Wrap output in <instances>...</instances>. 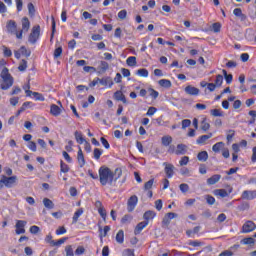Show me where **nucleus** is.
Segmentation results:
<instances>
[{
    "instance_id": "23",
    "label": "nucleus",
    "mask_w": 256,
    "mask_h": 256,
    "mask_svg": "<svg viewBox=\"0 0 256 256\" xmlns=\"http://www.w3.org/2000/svg\"><path fill=\"white\" fill-rule=\"evenodd\" d=\"M109 70V63L106 61H101L98 66V73H106Z\"/></svg>"
},
{
    "instance_id": "58",
    "label": "nucleus",
    "mask_w": 256,
    "mask_h": 256,
    "mask_svg": "<svg viewBox=\"0 0 256 256\" xmlns=\"http://www.w3.org/2000/svg\"><path fill=\"white\" fill-rule=\"evenodd\" d=\"M28 148L30 149V151H33L35 153V151H37V144L33 141H30L28 143Z\"/></svg>"
},
{
    "instance_id": "63",
    "label": "nucleus",
    "mask_w": 256,
    "mask_h": 256,
    "mask_svg": "<svg viewBox=\"0 0 256 256\" xmlns=\"http://www.w3.org/2000/svg\"><path fill=\"white\" fill-rule=\"evenodd\" d=\"M252 163H256V146L252 149V157H251Z\"/></svg>"
},
{
    "instance_id": "40",
    "label": "nucleus",
    "mask_w": 256,
    "mask_h": 256,
    "mask_svg": "<svg viewBox=\"0 0 256 256\" xmlns=\"http://www.w3.org/2000/svg\"><path fill=\"white\" fill-rule=\"evenodd\" d=\"M214 85H216V87H221V85H223V75L218 74L216 76Z\"/></svg>"
},
{
    "instance_id": "35",
    "label": "nucleus",
    "mask_w": 256,
    "mask_h": 256,
    "mask_svg": "<svg viewBox=\"0 0 256 256\" xmlns=\"http://www.w3.org/2000/svg\"><path fill=\"white\" fill-rule=\"evenodd\" d=\"M43 203H44V207H46V209H53V207H55V204L49 198H44Z\"/></svg>"
},
{
    "instance_id": "10",
    "label": "nucleus",
    "mask_w": 256,
    "mask_h": 256,
    "mask_svg": "<svg viewBox=\"0 0 256 256\" xmlns=\"http://www.w3.org/2000/svg\"><path fill=\"white\" fill-rule=\"evenodd\" d=\"M21 23H22V29H20L19 31H22V34L27 33L31 28V22L29 21V18L23 17L21 20Z\"/></svg>"
},
{
    "instance_id": "62",
    "label": "nucleus",
    "mask_w": 256,
    "mask_h": 256,
    "mask_svg": "<svg viewBox=\"0 0 256 256\" xmlns=\"http://www.w3.org/2000/svg\"><path fill=\"white\" fill-rule=\"evenodd\" d=\"M123 256H135V252L131 249H126L123 251Z\"/></svg>"
},
{
    "instance_id": "45",
    "label": "nucleus",
    "mask_w": 256,
    "mask_h": 256,
    "mask_svg": "<svg viewBox=\"0 0 256 256\" xmlns=\"http://www.w3.org/2000/svg\"><path fill=\"white\" fill-rule=\"evenodd\" d=\"M63 53V48L60 46L54 50V59H59Z\"/></svg>"
},
{
    "instance_id": "56",
    "label": "nucleus",
    "mask_w": 256,
    "mask_h": 256,
    "mask_svg": "<svg viewBox=\"0 0 256 256\" xmlns=\"http://www.w3.org/2000/svg\"><path fill=\"white\" fill-rule=\"evenodd\" d=\"M239 211H247L249 209V204L247 202H243L238 206Z\"/></svg>"
},
{
    "instance_id": "43",
    "label": "nucleus",
    "mask_w": 256,
    "mask_h": 256,
    "mask_svg": "<svg viewBox=\"0 0 256 256\" xmlns=\"http://www.w3.org/2000/svg\"><path fill=\"white\" fill-rule=\"evenodd\" d=\"M101 155H103V150L99 148L94 149V159L99 160L101 159Z\"/></svg>"
},
{
    "instance_id": "37",
    "label": "nucleus",
    "mask_w": 256,
    "mask_h": 256,
    "mask_svg": "<svg viewBox=\"0 0 256 256\" xmlns=\"http://www.w3.org/2000/svg\"><path fill=\"white\" fill-rule=\"evenodd\" d=\"M55 31H57L56 23H55V18L52 16V32H51V36H50V43H53V39L55 37Z\"/></svg>"
},
{
    "instance_id": "46",
    "label": "nucleus",
    "mask_w": 256,
    "mask_h": 256,
    "mask_svg": "<svg viewBox=\"0 0 256 256\" xmlns=\"http://www.w3.org/2000/svg\"><path fill=\"white\" fill-rule=\"evenodd\" d=\"M131 221H133V216H129V215H125L122 219H121V223L123 225H127V223H130Z\"/></svg>"
},
{
    "instance_id": "49",
    "label": "nucleus",
    "mask_w": 256,
    "mask_h": 256,
    "mask_svg": "<svg viewBox=\"0 0 256 256\" xmlns=\"http://www.w3.org/2000/svg\"><path fill=\"white\" fill-rule=\"evenodd\" d=\"M212 31H214V33H219L221 31V23L216 22L212 24Z\"/></svg>"
},
{
    "instance_id": "2",
    "label": "nucleus",
    "mask_w": 256,
    "mask_h": 256,
    "mask_svg": "<svg viewBox=\"0 0 256 256\" xmlns=\"http://www.w3.org/2000/svg\"><path fill=\"white\" fill-rule=\"evenodd\" d=\"M0 77L3 81V83L0 85V89L7 91V89H11V87H13L14 80L13 76L9 74V69L3 68Z\"/></svg>"
},
{
    "instance_id": "8",
    "label": "nucleus",
    "mask_w": 256,
    "mask_h": 256,
    "mask_svg": "<svg viewBox=\"0 0 256 256\" xmlns=\"http://www.w3.org/2000/svg\"><path fill=\"white\" fill-rule=\"evenodd\" d=\"M138 201H139V198H137L136 195H133L128 199L127 205H128L129 213H131V211L135 210V207H137Z\"/></svg>"
},
{
    "instance_id": "26",
    "label": "nucleus",
    "mask_w": 256,
    "mask_h": 256,
    "mask_svg": "<svg viewBox=\"0 0 256 256\" xmlns=\"http://www.w3.org/2000/svg\"><path fill=\"white\" fill-rule=\"evenodd\" d=\"M210 115L212 117H225V112L221 109H212L210 110Z\"/></svg>"
},
{
    "instance_id": "32",
    "label": "nucleus",
    "mask_w": 256,
    "mask_h": 256,
    "mask_svg": "<svg viewBox=\"0 0 256 256\" xmlns=\"http://www.w3.org/2000/svg\"><path fill=\"white\" fill-rule=\"evenodd\" d=\"M116 241L117 243L122 244L123 241H125V232L123 230H119L118 233L116 234Z\"/></svg>"
},
{
    "instance_id": "64",
    "label": "nucleus",
    "mask_w": 256,
    "mask_h": 256,
    "mask_svg": "<svg viewBox=\"0 0 256 256\" xmlns=\"http://www.w3.org/2000/svg\"><path fill=\"white\" fill-rule=\"evenodd\" d=\"M219 256H233V252L226 250L220 253Z\"/></svg>"
},
{
    "instance_id": "53",
    "label": "nucleus",
    "mask_w": 256,
    "mask_h": 256,
    "mask_svg": "<svg viewBox=\"0 0 256 256\" xmlns=\"http://www.w3.org/2000/svg\"><path fill=\"white\" fill-rule=\"evenodd\" d=\"M188 163H189V156H184L179 161V164H180L181 167L187 165Z\"/></svg>"
},
{
    "instance_id": "12",
    "label": "nucleus",
    "mask_w": 256,
    "mask_h": 256,
    "mask_svg": "<svg viewBox=\"0 0 256 256\" xmlns=\"http://www.w3.org/2000/svg\"><path fill=\"white\" fill-rule=\"evenodd\" d=\"M184 91H185V93H187V95H192L195 97L197 95H199V88H197L195 86L188 85L185 87Z\"/></svg>"
},
{
    "instance_id": "39",
    "label": "nucleus",
    "mask_w": 256,
    "mask_h": 256,
    "mask_svg": "<svg viewBox=\"0 0 256 256\" xmlns=\"http://www.w3.org/2000/svg\"><path fill=\"white\" fill-rule=\"evenodd\" d=\"M204 199H206V203L208 205H215V197L207 194V195L204 196Z\"/></svg>"
},
{
    "instance_id": "22",
    "label": "nucleus",
    "mask_w": 256,
    "mask_h": 256,
    "mask_svg": "<svg viewBox=\"0 0 256 256\" xmlns=\"http://www.w3.org/2000/svg\"><path fill=\"white\" fill-rule=\"evenodd\" d=\"M211 137H213V133H209L208 135H202L196 140V143L197 145H203V143L208 141V139H211Z\"/></svg>"
},
{
    "instance_id": "31",
    "label": "nucleus",
    "mask_w": 256,
    "mask_h": 256,
    "mask_svg": "<svg viewBox=\"0 0 256 256\" xmlns=\"http://www.w3.org/2000/svg\"><path fill=\"white\" fill-rule=\"evenodd\" d=\"M126 64L128 67H135L137 65V57L135 56H130L126 60Z\"/></svg>"
},
{
    "instance_id": "38",
    "label": "nucleus",
    "mask_w": 256,
    "mask_h": 256,
    "mask_svg": "<svg viewBox=\"0 0 256 256\" xmlns=\"http://www.w3.org/2000/svg\"><path fill=\"white\" fill-rule=\"evenodd\" d=\"M100 237H107V233L111 231V226H105L104 229L99 228Z\"/></svg>"
},
{
    "instance_id": "6",
    "label": "nucleus",
    "mask_w": 256,
    "mask_h": 256,
    "mask_svg": "<svg viewBox=\"0 0 256 256\" xmlns=\"http://www.w3.org/2000/svg\"><path fill=\"white\" fill-rule=\"evenodd\" d=\"M27 226V221L25 220H17L15 227H16V235H23L25 233V227Z\"/></svg>"
},
{
    "instance_id": "41",
    "label": "nucleus",
    "mask_w": 256,
    "mask_h": 256,
    "mask_svg": "<svg viewBox=\"0 0 256 256\" xmlns=\"http://www.w3.org/2000/svg\"><path fill=\"white\" fill-rule=\"evenodd\" d=\"M60 171L61 173H69V165H67L65 162H60Z\"/></svg>"
},
{
    "instance_id": "52",
    "label": "nucleus",
    "mask_w": 256,
    "mask_h": 256,
    "mask_svg": "<svg viewBox=\"0 0 256 256\" xmlns=\"http://www.w3.org/2000/svg\"><path fill=\"white\" fill-rule=\"evenodd\" d=\"M27 69V61L22 60L21 63L18 66L19 71H25Z\"/></svg>"
},
{
    "instance_id": "7",
    "label": "nucleus",
    "mask_w": 256,
    "mask_h": 256,
    "mask_svg": "<svg viewBox=\"0 0 256 256\" xmlns=\"http://www.w3.org/2000/svg\"><path fill=\"white\" fill-rule=\"evenodd\" d=\"M241 199L253 201V199H256V190H244L242 192Z\"/></svg>"
},
{
    "instance_id": "44",
    "label": "nucleus",
    "mask_w": 256,
    "mask_h": 256,
    "mask_svg": "<svg viewBox=\"0 0 256 256\" xmlns=\"http://www.w3.org/2000/svg\"><path fill=\"white\" fill-rule=\"evenodd\" d=\"M153 183H155V179L152 178L144 184V190L149 191L153 187Z\"/></svg>"
},
{
    "instance_id": "5",
    "label": "nucleus",
    "mask_w": 256,
    "mask_h": 256,
    "mask_svg": "<svg viewBox=\"0 0 256 256\" xmlns=\"http://www.w3.org/2000/svg\"><path fill=\"white\" fill-rule=\"evenodd\" d=\"M40 35H41V26L39 25L34 26L28 37L29 43H31L32 45H35L39 40Z\"/></svg>"
},
{
    "instance_id": "57",
    "label": "nucleus",
    "mask_w": 256,
    "mask_h": 256,
    "mask_svg": "<svg viewBox=\"0 0 256 256\" xmlns=\"http://www.w3.org/2000/svg\"><path fill=\"white\" fill-rule=\"evenodd\" d=\"M187 127H191V120L189 119L182 120V129H187Z\"/></svg>"
},
{
    "instance_id": "11",
    "label": "nucleus",
    "mask_w": 256,
    "mask_h": 256,
    "mask_svg": "<svg viewBox=\"0 0 256 256\" xmlns=\"http://www.w3.org/2000/svg\"><path fill=\"white\" fill-rule=\"evenodd\" d=\"M27 97H31V95H33V97L35 98L36 101H45V96H43V94L39 93V92H33L31 90H26L25 91Z\"/></svg>"
},
{
    "instance_id": "19",
    "label": "nucleus",
    "mask_w": 256,
    "mask_h": 256,
    "mask_svg": "<svg viewBox=\"0 0 256 256\" xmlns=\"http://www.w3.org/2000/svg\"><path fill=\"white\" fill-rule=\"evenodd\" d=\"M50 113L54 117H59L61 115V108L57 104H52L50 106Z\"/></svg>"
},
{
    "instance_id": "47",
    "label": "nucleus",
    "mask_w": 256,
    "mask_h": 256,
    "mask_svg": "<svg viewBox=\"0 0 256 256\" xmlns=\"http://www.w3.org/2000/svg\"><path fill=\"white\" fill-rule=\"evenodd\" d=\"M83 71H85V73H96L97 68H95L93 66H84Z\"/></svg>"
},
{
    "instance_id": "13",
    "label": "nucleus",
    "mask_w": 256,
    "mask_h": 256,
    "mask_svg": "<svg viewBox=\"0 0 256 256\" xmlns=\"http://www.w3.org/2000/svg\"><path fill=\"white\" fill-rule=\"evenodd\" d=\"M147 225H149V221H143L138 223L137 226L135 227L134 235H139L141 231H143L145 227H147Z\"/></svg>"
},
{
    "instance_id": "61",
    "label": "nucleus",
    "mask_w": 256,
    "mask_h": 256,
    "mask_svg": "<svg viewBox=\"0 0 256 256\" xmlns=\"http://www.w3.org/2000/svg\"><path fill=\"white\" fill-rule=\"evenodd\" d=\"M118 17L119 19H126L127 18V10H121L119 13H118Z\"/></svg>"
},
{
    "instance_id": "14",
    "label": "nucleus",
    "mask_w": 256,
    "mask_h": 256,
    "mask_svg": "<svg viewBox=\"0 0 256 256\" xmlns=\"http://www.w3.org/2000/svg\"><path fill=\"white\" fill-rule=\"evenodd\" d=\"M100 85H103L104 87H109V89H111L114 85L113 79L111 77H104L100 79Z\"/></svg>"
},
{
    "instance_id": "33",
    "label": "nucleus",
    "mask_w": 256,
    "mask_h": 256,
    "mask_svg": "<svg viewBox=\"0 0 256 256\" xmlns=\"http://www.w3.org/2000/svg\"><path fill=\"white\" fill-rule=\"evenodd\" d=\"M223 147H225V143L217 142L216 144H214L212 146V151H214V153H219V151H221V149H223Z\"/></svg>"
},
{
    "instance_id": "30",
    "label": "nucleus",
    "mask_w": 256,
    "mask_h": 256,
    "mask_svg": "<svg viewBox=\"0 0 256 256\" xmlns=\"http://www.w3.org/2000/svg\"><path fill=\"white\" fill-rule=\"evenodd\" d=\"M75 139L77 141V143H79V145H83V143H85V138H83V134H81V132L76 131L74 133Z\"/></svg>"
},
{
    "instance_id": "55",
    "label": "nucleus",
    "mask_w": 256,
    "mask_h": 256,
    "mask_svg": "<svg viewBox=\"0 0 256 256\" xmlns=\"http://www.w3.org/2000/svg\"><path fill=\"white\" fill-rule=\"evenodd\" d=\"M39 231H41V228H39V226L34 225L30 227V233H32V235H37Z\"/></svg>"
},
{
    "instance_id": "16",
    "label": "nucleus",
    "mask_w": 256,
    "mask_h": 256,
    "mask_svg": "<svg viewBox=\"0 0 256 256\" xmlns=\"http://www.w3.org/2000/svg\"><path fill=\"white\" fill-rule=\"evenodd\" d=\"M168 179H171L174 175L175 171V166L173 164H166L165 169H164Z\"/></svg>"
},
{
    "instance_id": "18",
    "label": "nucleus",
    "mask_w": 256,
    "mask_h": 256,
    "mask_svg": "<svg viewBox=\"0 0 256 256\" xmlns=\"http://www.w3.org/2000/svg\"><path fill=\"white\" fill-rule=\"evenodd\" d=\"M221 181V174H215L207 179V185H215Z\"/></svg>"
},
{
    "instance_id": "29",
    "label": "nucleus",
    "mask_w": 256,
    "mask_h": 256,
    "mask_svg": "<svg viewBox=\"0 0 256 256\" xmlns=\"http://www.w3.org/2000/svg\"><path fill=\"white\" fill-rule=\"evenodd\" d=\"M158 85H160V87H164L165 89H169L171 88V82L168 79H161L158 81Z\"/></svg>"
},
{
    "instance_id": "36",
    "label": "nucleus",
    "mask_w": 256,
    "mask_h": 256,
    "mask_svg": "<svg viewBox=\"0 0 256 256\" xmlns=\"http://www.w3.org/2000/svg\"><path fill=\"white\" fill-rule=\"evenodd\" d=\"M136 75L139 77H149V71L145 68L138 69Z\"/></svg>"
},
{
    "instance_id": "20",
    "label": "nucleus",
    "mask_w": 256,
    "mask_h": 256,
    "mask_svg": "<svg viewBox=\"0 0 256 256\" xmlns=\"http://www.w3.org/2000/svg\"><path fill=\"white\" fill-rule=\"evenodd\" d=\"M77 159L79 167H85V156L83 155V150H81V147H79Z\"/></svg>"
},
{
    "instance_id": "42",
    "label": "nucleus",
    "mask_w": 256,
    "mask_h": 256,
    "mask_svg": "<svg viewBox=\"0 0 256 256\" xmlns=\"http://www.w3.org/2000/svg\"><path fill=\"white\" fill-rule=\"evenodd\" d=\"M67 239H68L67 237H64V238L59 239L58 241L54 240V242H52V247H59V246L63 245V243H65V241H67Z\"/></svg>"
},
{
    "instance_id": "54",
    "label": "nucleus",
    "mask_w": 256,
    "mask_h": 256,
    "mask_svg": "<svg viewBox=\"0 0 256 256\" xmlns=\"http://www.w3.org/2000/svg\"><path fill=\"white\" fill-rule=\"evenodd\" d=\"M179 189L182 193H187L189 191V184H180Z\"/></svg>"
},
{
    "instance_id": "4",
    "label": "nucleus",
    "mask_w": 256,
    "mask_h": 256,
    "mask_svg": "<svg viewBox=\"0 0 256 256\" xmlns=\"http://www.w3.org/2000/svg\"><path fill=\"white\" fill-rule=\"evenodd\" d=\"M17 181H19V178L17 176H2L0 180V189H3L4 187H7V189H11L17 185Z\"/></svg>"
},
{
    "instance_id": "1",
    "label": "nucleus",
    "mask_w": 256,
    "mask_h": 256,
    "mask_svg": "<svg viewBox=\"0 0 256 256\" xmlns=\"http://www.w3.org/2000/svg\"><path fill=\"white\" fill-rule=\"evenodd\" d=\"M100 184L105 187V185H113V179L115 174L107 166H102L98 170Z\"/></svg>"
},
{
    "instance_id": "59",
    "label": "nucleus",
    "mask_w": 256,
    "mask_h": 256,
    "mask_svg": "<svg viewBox=\"0 0 256 256\" xmlns=\"http://www.w3.org/2000/svg\"><path fill=\"white\" fill-rule=\"evenodd\" d=\"M85 253V247L83 246H78L77 249L75 250V255H83Z\"/></svg>"
},
{
    "instance_id": "9",
    "label": "nucleus",
    "mask_w": 256,
    "mask_h": 256,
    "mask_svg": "<svg viewBox=\"0 0 256 256\" xmlns=\"http://www.w3.org/2000/svg\"><path fill=\"white\" fill-rule=\"evenodd\" d=\"M256 225L255 222L248 220L243 226H242V233H251V231H255Z\"/></svg>"
},
{
    "instance_id": "27",
    "label": "nucleus",
    "mask_w": 256,
    "mask_h": 256,
    "mask_svg": "<svg viewBox=\"0 0 256 256\" xmlns=\"http://www.w3.org/2000/svg\"><path fill=\"white\" fill-rule=\"evenodd\" d=\"M83 213H84L83 208H79V209L74 213V215H73V217H72V223H77V221H79V217H80L81 215H83Z\"/></svg>"
},
{
    "instance_id": "24",
    "label": "nucleus",
    "mask_w": 256,
    "mask_h": 256,
    "mask_svg": "<svg viewBox=\"0 0 256 256\" xmlns=\"http://www.w3.org/2000/svg\"><path fill=\"white\" fill-rule=\"evenodd\" d=\"M161 143L164 147H169V145H171V143H173V137L167 135V136H163L161 138Z\"/></svg>"
},
{
    "instance_id": "50",
    "label": "nucleus",
    "mask_w": 256,
    "mask_h": 256,
    "mask_svg": "<svg viewBox=\"0 0 256 256\" xmlns=\"http://www.w3.org/2000/svg\"><path fill=\"white\" fill-rule=\"evenodd\" d=\"M148 91L150 92V97H152V99H157V97H159V92L155 89L149 88Z\"/></svg>"
},
{
    "instance_id": "48",
    "label": "nucleus",
    "mask_w": 256,
    "mask_h": 256,
    "mask_svg": "<svg viewBox=\"0 0 256 256\" xmlns=\"http://www.w3.org/2000/svg\"><path fill=\"white\" fill-rule=\"evenodd\" d=\"M210 127L211 125L205 119L201 122L202 131H209Z\"/></svg>"
},
{
    "instance_id": "28",
    "label": "nucleus",
    "mask_w": 256,
    "mask_h": 256,
    "mask_svg": "<svg viewBox=\"0 0 256 256\" xmlns=\"http://www.w3.org/2000/svg\"><path fill=\"white\" fill-rule=\"evenodd\" d=\"M197 159L198 161H207V159H209V154L207 153V151H201L198 153L197 155Z\"/></svg>"
},
{
    "instance_id": "21",
    "label": "nucleus",
    "mask_w": 256,
    "mask_h": 256,
    "mask_svg": "<svg viewBox=\"0 0 256 256\" xmlns=\"http://www.w3.org/2000/svg\"><path fill=\"white\" fill-rule=\"evenodd\" d=\"M155 217H157V213L153 210H148L143 215V219H145V221H150V219H155Z\"/></svg>"
},
{
    "instance_id": "60",
    "label": "nucleus",
    "mask_w": 256,
    "mask_h": 256,
    "mask_svg": "<svg viewBox=\"0 0 256 256\" xmlns=\"http://www.w3.org/2000/svg\"><path fill=\"white\" fill-rule=\"evenodd\" d=\"M4 51V57H11L13 55V52H11V49L7 48L6 46H3Z\"/></svg>"
},
{
    "instance_id": "51",
    "label": "nucleus",
    "mask_w": 256,
    "mask_h": 256,
    "mask_svg": "<svg viewBox=\"0 0 256 256\" xmlns=\"http://www.w3.org/2000/svg\"><path fill=\"white\" fill-rule=\"evenodd\" d=\"M65 251H66V256H75V254L73 253V246L71 245L66 246Z\"/></svg>"
},
{
    "instance_id": "17",
    "label": "nucleus",
    "mask_w": 256,
    "mask_h": 256,
    "mask_svg": "<svg viewBox=\"0 0 256 256\" xmlns=\"http://www.w3.org/2000/svg\"><path fill=\"white\" fill-rule=\"evenodd\" d=\"M187 145L185 144H178L176 147L175 155H185L187 153Z\"/></svg>"
},
{
    "instance_id": "15",
    "label": "nucleus",
    "mask_w": 256,
    "mask_h": 256,
    "mask_svg": "<svg viewBox=\"0 0 256 256\" xmlns=\"http://www.w3.org/2000/svg\"><path fill=\"white\" fill-rule=\"evenodd\" d=\"M113 98L116 101H122V103H127V98L125 97V94L121 90H118L114 93Z\"/></svg>"
},
{
    "instance_id": "3",
    "label": "nucleus",
    "mask_w": 256,
    "mask_h": 256,
    "mask_svg": "<svg viewBox=\"0 0 256 256\" xmlns=\"http://www.w3.org/2000/svg\"><path fill=\"white\" fill-rule=\"evenodd\" d=\"M6 32L9 35H15L18 39H23V30L17 29V22L15 20H8L6 23Z\"/></svg>"
},
{
    "instance_id": "25",
    "label": "nucleus",
    "mask_w": 256,
    "mask_h": 256,
    "mask_svg": "<svg viewBox=\"0 0 256 256\" xmlns=\"http://www.w3.org/2000/svg\"><path fill=\"white\" fill-rule=\"evenodd\" d=\"M214 195L216 197H222V198L229 197V193L225 189H216V190H214Z\"/></svg>"
},
{
    "instance_id": "34",
    "label": "nucleus",
    "mask_w": 256,
    "mask_h": 256,
    "mask_svg": "<svg viewBox=\"0 0 256 256\" xmlns=\"http://www.w3.org/2000/svg\"><path fill=\"white\" fill-rule=\"evenodd\" d=\"M240 243L242 245H255V239L253 237L244 238Z\"/></svg>"
}]
</instances>
